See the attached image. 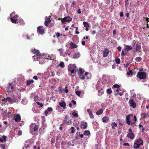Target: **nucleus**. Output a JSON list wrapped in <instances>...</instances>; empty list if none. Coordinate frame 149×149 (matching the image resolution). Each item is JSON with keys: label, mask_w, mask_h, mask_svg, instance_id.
Masks as SVG:
<instances>
[{"label": "nucleus", "mask_w": 149, "mask_h": 149, "mask_svg": "<svg viewBox=\"0 0 149 149\" xmlns=\"http://www.w3.org/2000/svg\"><path fill=\"white\" fill-rule=\"evenodd\" d=\"M110 52L109 50L107 49H105L103 52V55L104 57H107Z\"/></svg>", "instance_id": "nucleus-11"}, {"label": "nucleus", "mask_w": 149, "mask_h": 149, "mask_svg": "<svg viewBox=\"0 0 149 149\" xmlns=\"http://www.w3.org/2000/svg\"><path fill=\"white\" fill-rule=\"evenodd\" d=\"M70 129L72 130V131L71 132H70V134L74 133L75 131V129L73 127H71Z\"/></svg>", "instance_id": "nucleus-33"}, {"label": "nucleus", "mask_w": 149, "mask_h": 149, "mask_svg": "<svg viewBox=\"0 0 149 149\" xmlns=\"http://www.w3.org/2000/svg\"><path fill=\"white\" fill-rule=\"evenodd\" d=\"M120 87V86L118 84H114L112 87V88H117L118 89H119Z\"/></svg>", "instance_id": "nucleus-35"}, {"label": "nucleus", "mask_w": 149, "mask_h": 149, "mask_svg": "<svg viewBox=\"0 0 149 149\" xmlns=\"http://www.w3.org/2000/svg\"><path fill=\"white\" fill-rule=\"evenodd\" d=\"M132 116L131 114H129L126 117V123L128 125H130V117L131 116Z\"/></svg>", "instance_id": "nucleus-14"}, {"label": "nucleus", "mask_w": 149, "mask_h": 149, "mask_svg": "<svg viewBox=\"0 0 149 149\" xmlns=\"http://www.w3.org/2000/svg\"><path fill=\"white\" fill-rule=\"evenodd\" d=\"M133 71L132 70H130L127 73V74L128 75H132Z\"/></svg>", "instance_id": "nucleus-44"}, {"label": "nucleus", "mask_w": 149, "mask_h": 149, "mask_svg": "<svg viewBox=\"0 0 149 149\" xmlns=\"http://www.w3.org/2000/svg\"><path fill=\"white\" fill-rule=\"evenodd\" d=\"M77 67L74 65H72L70 64L68 67V70L69 72H71V73H74V71H76Z\"/></svg>", "instance_id": "nucleus-3"}, {"label": "nucleus", "mask_w": 149, "mask_h": 149, "mask_svg": "<svg viewBox=\"0 0 149 149\" xmlns=\"http://www.w3.org/2000/svg\"><path fill=\"white\" fill-rule=\"evenodd\" d=\"M77 13L78 14H80L81 13V10L80 9H79L78 10V11H77Z\"/></svg>", "instance_id": "nucleus-63"}, {"label": "nucleus", "mask_w": 149, "mask_h": 149, "mask_svg": "<svg viewBox=\"0 0 149 149\" xmlns=\"http://www.w3.org/2000/svg\"><path fill=\"white\" fill-rule=\"evenodd\" d=\"M91 134L90 132L88 130H86L83 133V134L84 135H90Z\"/></svg>", "instance_id": "nucleus-27"}, {"label": "nucleus", "mask_w": 149, "mask_h": 149, "mask_svg": "<svg viewBox=\"0 0 149 149\" xmlns=\"http://www.w3.org/2000/svg\"><path fill=\"white\" fill-rule=\"evenodd\" d=\"M39 127V125H35L33 127V130L34 132H36L38 131Z\"/></svg>", "instance_id": "nucleus-24"}, {"label": "nucleus", "mask_w": 149, "mask_h": 149, "mask_svg": "<svg viewBox=\"0 0 149 149\" xmlns=\"http://www.w3.org/2000/svg\"><path fill=\"white\" fill-rule=\"evenodd\" d=\"M116 67V64L114 63L112 65V68L113 69L115 68Z\"/></svg>", "instance_id": "nucleus-52"}, {"label": "nucleus", "mask_w": 149, "mask_h": 149, "mask_svg": "<svg viewBox=\"0 0 149 149\" xmlns=\"http://www.w3.org/2000/svg\"><path fill=\"white\" fill-rule=\"evenodd\" d=\"M63 123H66L68 125H70L72 123V121L69 118V116L67 115L65 116L64 119Z\"/></svg>", "instance_id": "nucleus-4"}, {"label": "nucleus", "mask_w": 149, "mask_h": 149, "mask_svg": "<svg viewBox=\"0 0 149 149\" xmlns=\"http://www.w3.org/2000/svg\"><path fill=\"white\" fill-rule=\"evenodd\" d=\"M32 52L37 56H40L42 55L41 54L39 50H36L34 49L32 50Z\"/></svg>", "instance_id": "nucleus-10"}, {"label": "nucleus", "mask_w": 149, "mask_h": 149, "mask_svg": "<svg viewBox=\"0 0 149 149\" xmlns=\"http://www.w3.org/2000/svg\"><path fill=\"white\" fill-rule=\"evenodd\" d=\"M59 65L60 67H61L62 68H64L65 67V65H64V63L63 62H61Z\"/></svg>", "instance_id": "nucleus-37"}, {"label": "nucleus", "mask_w": 149, "mask_h": 149, "mask_svg": "<svg viewBox=\"0 0 149 149\" xmlns=\"http://www.w3.org/2000/svg\"><path fill=\"white\" fill-rule=\"evenodd\" d=\"M81 92L80 91H75L76 94L78 95V96H80V94L81 93Z\"/></svg>", "instance_id": "nucleus-43"}, {"label": "nucleus", "mask_w": 149, "mask_h": 149, "mask_svg": "<svg viewBox=\"0 0 149 149\" xmlns=\"http://www.w3.org/2000/svg\"><path fill=\"white\" fill-rule=\"evenodd\" d=\"M144 18L146 19V21L147 22V24H148V22H149L148 20H149V18H146L145 17H144Z\"/></svg>", "instance_id": "nucleus-61"}, {"label": "nucleus", "mask_w": 149, "mask_h": 149, "mask_svg": "<svg viewBox=\"0 0 149 149\" xmlns=\"http://www.w3.org/2000/svg\"><path fill=\"white\" fill-rule=\"evenodd\" d=\"M70 48L72 49L75 48H77L78 47V45L72 42H71L70 44Z\"/></svg>", "instance_id": "nucleus-13"}, {"label": "nucleus", "mask_w": 149, "mask_h": 149, "mask_svg": "<svg viewBox=\"0 0 149 149\" xmlns=\"http://www.w3.org/2000/svg\"><path fill=\"white\" fill-rule=\"evenodd\" d=\"M146 72H139L136 75V77L140 79H145L146 78Z\"/></svg>", "instance_id": "nucleus-2"}, {"label": "nucleus", "mask_w": 149, "mask_h": 149, "mask_svg": "<svg viewBox=\"0 0 149 149\" xmlns=\"http://www.w3.org/2000/svg\"><path fill=\"white\" fill-rule=\"evenodd\" d=\"M59 104L61 107H63L64 109H65L66 108L65 106L66 104L64 102H61L59 103Z\"/></svg>", "instance_id": "nucleus-22"}, {"label": "nucleus", "mask_w": 149, "mask_h": 149, "mask_svg": "<svg viewBox=\"0 0 149 149\" xmlns=\"http://www.w3.org/2000/svg\"><path fill=\"white\" fill-rule=\"evenodd\" d=\"M123 145L125 146H129V144L128 143H124Z\"/></svg>", "instance_id": "nucleus-56"}, {"label": "nucleus", "mask_w": 149, "mask_h": 149, "mask_svg": "<svg viewBox=\"0 0 149 149\" xmlns=\"http://www.w3.org/2000/svg\"><path fill=\"white\" fill-rule=\"evenodd\" d=\"M107 93L108 94L110 95L112 93V91L111 88L108 89L107 90Z\"/></svg>", "instance_id": "nucleus-31"}, {"label": "nucleus", "mask_w": 149, "mask_h": 149, "mask_svg": "<svg viewBox=\"0 0 149 149\" xmlns=\"http://www.w3.org/2000/svg\"><path fill=\"white\" fill-rule=\"evenodd\" d=\"M51 21V20L49 18H48L47 19H46L45 22V26L48 27L49 24L50 23Z\"/></svg>", "instance_id": "nucleus-18"}, {"label": "nucleus", "mask_w": 149, "mask_h": 149, "mask_svg": "<svg viewBox=\"0 0 149 149\" xmlns=\"http://www.w3.org/2000/svg\"><path fill=\"white\" fill-rule=\"evenodd\" d=\"M103 110L102 109H100L96 112V114L97 115H100L102 113Z\"/></svg>", "instance_id": "nucleus-29"}, {"label": "nucleus", "mask_w": 149, "mask_h": 149, "mask_svg": "<svg viewBox=\"0 0 149 149\" xmlns=\"http://www.w3.org/2000/svg\"><path fill=\"white\" fill-rule=\"evenodd\" d=\"M132 47L129 45H126L125 47L124 48V50L126 51V52H127L129 51L132 50Z\"/></svg>", "instance_id": "nucleus-15"}, {"label": "nucleus", "mask_w": 149, "mask_h": 149, "mask_svg": "<svg viewBox=\"0 0 149 149\" xmlns=\"http://www.w3.org/2000/svg\"><path fill=\"white\" fill-rule=\"evenodd\" d=\"M37 31L38 33L42 35L44 33V30L42 26H39L38 27Z\"/></svg>", "instance_id": "nucleus-7"}, {"label": "nucleus", "mask_w": 149, "mask_h": 149, "mask_svg": "<svg viewBox=\"0 0 149 149\" xmlns=\"http://www.w3.org/2000/svg\"><path fill=\"white\" fill-rule=\"evenodd\" d=\"M121 55L122 56H124L125 55V52L124 51V50H123Z\"/></svg>", "instance_id": "nucleus-53"}, {"label": "nucleus", "mask_w": 149, "mask_h": 149, "mask_svg": "<svg viewBox=\"0 0 149 149\" xmlns=\"http://www.w3.org/2000/svg\"><path fill=\"white\" fill-rule=\"evenodd\" d=\"M79 136L81 138H82L83 137L84 134H79Z\"/></svg>", "instance_id": "nucleus-62"}, {"label": "nucleus", "mask_w": 149, "mask_h": 149, "mask_svg": "<svg viewBox=\"0 0 149 149\" xmlns=\"http://www.w3.org/2000/svg\"><path fill=\"white\" fill-rule=\"evenodd\" d=\"M34 82L33 80H30L26 81V85L27 86L30 85V84L33 83Z\"/></svg>", "instance_id": "nucleus-26"}, {"label": "nucleus", "mask_w": 149, "mask_h": 149, "mask_svg": "<svg viewBox=\"0 0 149 149\" xmlns=\"http://www.w3.org/2000/svg\"><path fill=\"white\" fill-rule=\"evenodd\" d=\"M90 117L92 118H94V116L93 114L92 113V112H91V113L89 114Z\"/></svg>", "instance_id": "nucleus-50"}, {"label": "nucleus", "mask_w": 149, "mask_h": 149, "mask_svg": "<svg viewBox=\"0 0 149 149\" xmlns=\"http://www.w3.org/2000/svg\"><path fill=\"white\" fill-rule=\"evenodd\" d=\"M47 110L48 111L51 112L53 110V109L52 107H48L47 108Z\"/></svg>", "instance_id": "nucleus-47"}, {"label": "nucleus", "mask_w": 149, "mask_h": 149, "mask_svg": "<svg viewBox=\"0 0 149 149\" xmlns=\"http://www.w3.org/2000/svg\"><path fill=\"white\" fill-rule=\"evenodd\" d=\"M3 139L2 138H0V142H2L3 141H6V137L5 136H3L2 137Z\"/></svg>", "instance_id": "nucleus-30"}, {"label": "nucleus", "mask_w": 149, "mask_h": 149, "mask_svg": "<svg viewBox=\"0 0 149 149\" xmlns=\"http://www.w3.org/2000/svg\"><path fill=\"white\" fill-rule=\"evenodd\" d=\"M1 148L3 149H5L6 146L5 144H2L1 146Z\"/></svg>", "instance_id": "nucleus-51"}, {"label": "nucleus", "mask_w": 149, "mask_h": 149, "mask_svg": "<svg viewBox=\"0 0 149 149\" xmlns=\"http://www.w3.org/2000/svg\"><path fill=\"white\" fill-rule=\"evenodd\" d=\"M33 56V59L34 61H39V60L40 59V56Z\"/></svg>", "instance_id": "nucleus-23"}, {"label": "nucleus", "mask_w": 149, "mask_h": 149, "mask_svg": "<svg viewBox=\"0 0 149 149\" xmlns=\"http://www.w3.org/2000/svg\"><path fill=\"white\" fill-rule=\"evenodd\" d=\"M36 103L38 105H40L39 107H42L43 106V105L42 104L40 103L39 102H37Z\"/></svg>", "instance_id": "nucleus-45"}, {"label": "nucleus", "mask_w": 149, "mask_h": 149, "mask_svg": "<svg viewBox=\"0 0 149 149\" xmlns=\"http://www.w3.org/2000/svg\"><path fill=\"white\" fill-rule=\"evenodd\" d=\"M88 126L87 123L85 122H82L81 123L80 127L82 129H85L87 128Z\"/></svg>", "instance_id": "nucleus-6"}, {"label": "nucleus", "mask_w": 149, "mask_h": 149, "mask_svg": "<svg viewBox=\"0 0 149 149\" xmlns=\"http://www.w3.org/2000/svg\"><path fill=\"white\" fill-rule=\"evenodd\" d=\"M72 20V19L70 16H67L62 19L61 20L63 23H64L65 22H70Z\"/></svg>", "instance_id": "nucleus-5"}, {"label": "nucleus", "mask_w": 149, "mask_h": 149, "mask_svg": "<svg viewBox=\"0 0 149 149\" xmlns=\"http://www.w3.org/2000/svg\"><path fill=\"white\" fill-rule=\"evenodd\" d=\"M33 78L36 80L38 79V77L37 76H35L33 77Z\"/></svg>", "instance_id": "nucleus-55"}, {"label": "nucleus", "mask_w": 149, "mask_h": 149, "mask_svg": "<svg viewBox=\"0 0 149 149\" xmlns=\"http://www.w3.org/2000/svg\"><path fill=\"white\" fill-rule=\"evenodd\" d=\"M140 145L138 144V143L135 141L134 144V148L135 149L138 148H139Z\"/></svg>", "instance_id": "nucleus-25"}, {"label": "nucleus", "mask_w": 149, "mask_h": 149, "mask_svg": "<svg viewBox=\"0 0 149 149\" xmlns=\"http://www.w3.org/2000/svg\"><path fill=\"white\" fill-rule=\"evenodd\" d=\"M14 120L16 122H19L21 120V117L19 114H17L14 118Z\"/></svg>", "instance_id": "nucleus-12"}, {"label": "nucleus", "mask_w": 149, "mask_h": 149, "mask_svg": "<svg viewBox=\"0 0 149 149\" xmlns=\"http://www.w3.org/2000/svg\"><path fill=\"white\" fill-rule=\"evenodd\" d=\"M84 72V71H83L82 70V69L81 68H80L79 69V75L82 74Z\"/></svg>", "instance_id": "nucleus-38"}, {"label": "nucleus", "mask_w": 149, "mask_h": 149, "mask_svg": "<svg viewBox=\"0 0 149 149\" xmlns=\"http://www.w3.org/2000/svg\"><path fill=\"white\" fill-rule=\"evenodd\" d=\"M72 102L73 103V104H74V105H75L76 104V102L74 100H72Z\"/></svg>", "instance_id": "nucleus-59"}, {"label": "nucleus", "mask_w": 149, "mask_h": 149, "mask_svg": "<svg viewBox=\"0 0 149 149\" xmlns=\"http://www.w3.org/2000/svg\"><path fill=\"white\" fill-rule=\"evenodd\" d=\"M134 135L133 133H129L127 135V137L130 139H134Z\"/></svg>", "instance_id": "nucleus-17"}, {"label": "nucleus", "mask_w": 149, "mask_h": 149, "mask_svg": "<svg viewBox=\"0 0 149 149\" xmlns=\"http://www.w3.org/2000/svg\"><path fill=\"white\" fill-rule=\"evenodd\" d=\"M118 95H119L120 96H122L123 95V94L120 92H119L118 93H116L115 94V95L116 96Z\"/></svg>", "instance_id": "nucleus-49"}, {"label": "nucleus", "mask_w": 149, "mask_h": 149, "mask_svg": "<svg viewBox=\"0 0 149 149\" xmlns=\"http://www.w3.org/2000/svg\"><path fill=\"white\" fill-rule=\"evenodd\" d=\"M14 89V87L12 86L11 83H10L9 84V86L6 89V90L7 92H10L12 91Z\"/></svg>", "instance_id": "nucleus-9"}, {"label": "nucleus", "mask_w": 149, "mask_h": 149, "mask_svg": "<svg viewBox=\"0 0 149 149\" xmlns=\"http://www.w3.org/2000/svg\"><path fill=\"white\" fill-rule=\"evenodd\" d=\"M72 115L74 117H77L78 116V114L77 113L75 112V111H74L72 113Z\"/></svg>", "instance_id": "nucleus-46"}, {"label": "nucleus", "mask_w": 149, "mask_h": 149, "mask_svg": "<svg viewBox=\"0 0 149 149\" xmlns=\"http://www.w3.org/2000/svg\"><path fill=\"white\" fill-rule=\"evenodd\" d=\"M113 123L114 124V125H113L112 126V128L113 129H115L114 127H117V125L116 123H115L114 122H113Z\"/></svg>", "instance_id": "nucleus-48"}, {"label": "nucleus", "mask_w": 149, "mask_h": 149, "mask_svg": "<svg viewBox=\"0 0 149 149\" xmlns=\"http://www.w3.org/2000/svg\"><path fill=\"white\" fill-rule=\"evenodd\" d=\"M80 54L78 52L77 53H74L73 54V58H78L80 56Z\"/></svg>", "instance_id": "nucleus-21"}, {"label": "nucleus", "mask_w": 149, "mask_h": 149, "mask_svg": "<svg viewBox=\"0 0 149 149\" xmlns=\"http://www.w3.org/2000/svg\"><path fill=\"white\" fill-rule=\"evenodd\" d=\"M135 141L141 145H142L143 144V141L141 139H139Z\"/></svg>", "instance_id": "nucleus-20"}, {"label": "nucleus", "mask_w": 149, "mask_h": 149, "mask_svg": "<svg viewBox=\"0 0 149 149\" xmlns=\"http://www.w3.org/2000/svg\"><path fill=\"white\" fill-rule=\"evenodd\" d=\"M141 48V45H138L137 44H136V51L140 52Z\"/></svg>", "instance_id": "nucleus-28"}, {"label": "nucleus", "mask_w": 149, "mask_h": 149, "mask_svg": "<svg viewBox=\"0 0 149 149\" xmlns=\"http://www.w3.org/2000/svg\"><path fill=\"white\" fill-rule=\"evenodd\" d=\"M109 118L108 117H104L102 118V122L104 123H107L109 120Z\"/></svg>", "instance_id": "nucleus-19"}, {"label": "nucleus", "mask_w": 149, "mask_h": 149, "mask_svg": "<svg viewBox=\"0 0 149 149\" xmlns=\"http://www.w3.org/2000/svg\"><path fill=\"white\" fill-rule=\"evenodd\" d=\"M59 51H60V55L61 56H62L63 53V51L61 48L59 49Z\"/></svg>", "instance_id": "nucleus-41"}, {"label": "nucleus", "mask_w": 149, "mask_h": 149, "mask_svg": "<svg viewBox=\"0 0 149 149\" xmlns=\"http://www.w3.org/2000/svg\"><path fill=\"white\" fill-rule=\"evenodd\" d=\"M117 49L119 51H121V47L119 46L118 47Z\"/></svg>", "instance_id": "nucleus-60"}, {"label": "nucleus", "mask_w": 149, "mask_h": 149, "mask_svg": "<svg viewBox=\"0 0 149 149\" xmlns=\"http://www.w3.org/2000/svg\"><path fill=\"white\" fill-rule=\"evenodd\" d=\"M7 101H8L11 103H13V101L11 98L10 97H8L6 98H4L3 101L5 102H6Z\"/></svg>", "instance_id": "nucleus-16"}, {"label": "nucleus", "mask_w": 149, "mask_h": 149, "mask_svg": "<svg viewBox=\"0 0 149 149\" xmlns=\"http://www.w3.org/2000/svg\"><path fill=\"white\" fill-rule=\"evenodd\" d=\"M75 4V1H73L71 4V6L73 7Z\"/></svg>", "instance_id": "nucleus-54"}, {"label": "nucleus", "mask_w": 149, "mask_h": 149, "mask_svg": "<svg viewBox=\"0 0 149 149\" xmlns=\"http://www.w3.org/2000/svg\"><path fill=\"white\" fill-rule=\"evenodd\" d=\"M115 61L117 64H118L120 63V58H117L115 59Z\"/></svg>", "instance_id": "nucleus-36"}, {"label": "nucleus", "mask_w": 149, "mask_h": 149, "mask_svg": "<svg viewBox=\"0 0 149 149\" xmlns=\"http://www.w3.org/2000/svg\"><path fill=\"white\" fill-rule=\"evenodd\" d=\"M141 117L142 118H145L146 117V114L145 113H142Z\"/></svg>", "instance_id": "nucleus-39"}, {"label": "nucleus", "mask_w": 149, "mask_h": 149, "mask_svg": "<svg viewBox=\"0 0 149 149\" xmlns=\"http://www.w3.org/2000/svg\"><path fill=\"white\" fill-rule=\"evenodd\" d=\"M10 19L11 22L14 24L18 23L20 21H18L19 16L15 14V12H13L10 15Z\"/></svg>", "instance_id": "nucleus-1"}, {"label": "nucleus", "mask_w": 149, "mask_h": 149, "mask_svg": "<svg viewBox=\"0 0 149 149\" xmlns=\"http://www.w3.org/2000/svg\"><path fill=\"white\" fill-rule=\"evenodd\" d=\"M48 113V111L47 110H45V113L46 115V116H47Z\"/></svg>", "instance_id": "nucleus-64"}, {"label": "nucleus", "mask_w": 149, "mask_h": 149, "mask_svg": "<svg viewBox=\"0 0 149 149\" xmlns=\"http://www.w3.org/2000/svg\"><path fill=\"white\" fill-rule=\"evenodd\" d=\"M22 132L21 130H19L18 132V134L19 135H22Z\"/></svg>", "instance_id": "nucleus-58"}, {"label": "nucleus", "mask_w": 149, "mask_h": 149, "mask_svg": "<svg viewBox=\"0 0 149 149\" xmlns=\"http://www.w3.org/2000/svg\"><path fill=\"white\" fill-rule=\"evenodd\" d=\"M87 112L89 113V114L91 113L92 112L91 110L90 109H88L87 110Z\"/></svg>", "instance_id": "nucleus-57"}, {"label": "nucleus", "mask_w": 149, "mask_h": 149, "mask_svg": "<svg viewBox=\"0 0 149 149\" xmlns=\"http://www.w3.org/2000/svg\"><path fill=\"white\" fill-rule=\"evenodd\" d=\"M79 75V77H80V78H81V79L82 80H84L85 79V77L84 75H82V74H81V75Z\"/></svg>", "instance_id": "nucleus-42"}, {"label": "nucleus", "mask_w": 149, "mask_h": 149, "mask_svg": "<svg viewBox=\"0 0 149 149\" xmlns=\"http://www.w3.org/2000/svg\"><path fill=\"white\" fill-rule=\"evenodd\" d=\"M83 24L84 25V26L85 27H88L89 26V25L87 22H83Z\"/></svg>", "instance_id": "nucleus-34"}, {"label": "nucleus", "mask_w": 149, "mask_h": 149, "mask_svg": "<svg viewBox=\"0 0 149 149\" xmlns=\"http://www.w3.org/2000/svg\"><path fill=\"white\" fill-rule=\"evenodd\" d=\"M129 103L130 104V107L133 108H135L136 107V104L133 100H130L129 101Z\"/></svg>", "instance_id": "nucleus-8"}, {"label": "nucleus", "mask_w": 149, "mask_h": 149, "mask_svg": "<svg viewBox=\"0 0 149 149\" xmlns=\"http://www.w3.org/2000/svg\"><path fill=\"white\" fill-rule=\"evenodd\" d=\"M56 34V37L57 38H59L60 36H62V35L60 33L57 32H56L55 33Z\"/></svg>", "instance_id": "nucleus-40"}, {"label": "nucleus", "mask_w": 149, "mask_h": 149, "mask_svg": "<svg viewBox=\"0 0 149 149\" xmlns=\"http://www.w3.org/2000/svg\"><path fill=\"white\" fill-rule=\"evenodd\" d=\"M142 60L141 58L139 57H137L136 58L135 60L138 62H140Z\"/></svg>", "instance_id": "nucleus-32"}]
</instances>
